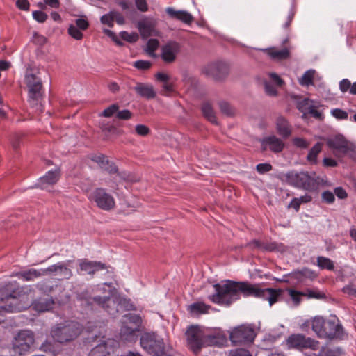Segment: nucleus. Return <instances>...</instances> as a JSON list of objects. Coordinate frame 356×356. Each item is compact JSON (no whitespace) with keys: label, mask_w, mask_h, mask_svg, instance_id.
Masks as SVG:
<instances>
[{"label":"nucleus","mask_w":356,"mask_h":356,"mask_svg":"<svg viewBox=\"0 0 356 356\" xmlns=\"http://www.w3.org/2000/svg\"><path fill=\"white\" fill-rule=\"evenodd\" d=\"M213 288L215 293L209 296L208 298L215 304L225 306H229L238 300L241 293L245 296H254L266 300L271 306L277 301L282 292L281 289H262L258 284L231 280L215 284Z\"/></svg>","instance_id":"f257e3e1"},{"label":"nucleus","mask_w":356,"mask_h":356,"mask_svg":"<svg viewBox=\"0 0 356 356\" xmlns=\"http://www.w3.org/2000/svg\"><path fill=\"white\" fill-rule=\"evenodd\" d=\"M187 344L195 354L199 353L200 350L209 346H222L227 341L226 337L218 331H211L210 329L199 325L190 326L186 332Z\"/></svg>","instance_id":"f03ea898"},{"label":"nucleus","mask_w":356,"mask_h":356,"mask_svg":"<svg viewBox=\"0 0 356 356\" xmlns=\"http://www.w3.org/2000/svg\"><path fill=\"white\" fill-rule=\"evenodd\" d=\"M280 179L293 187L309 191H314L320 184V178L314 172L307 171H289L282 175Z\"/></svg>","instance_id":"7ed1b4c3"},{"label":"nucleus","mask_w":356,"mask_h":356,"mask_svg":"<svg viewBox=\"0 0 356 356\" xmlns=\"http://www.w3.org/2000/svg\"><path fill=\"white\" fill-rule=\"evenodd\" d=\"M76 297L81 305L85 307L93 309L94 307L97 306L104 309L111 315H115L118 312L117 302L109 296L92 297L90 293L86 290L78 293Z\"/></svg>","instance_id":"20e7f679"},{"label":"nucleus","mask_w":356,"mask_h":356,"mask_svg":"<svg viewBox=\"0 0 356 356\" xmlns=\"http://www.w3.org/2000/svg\"><path fill=\"white\" fill-rule=\"evenodd\" d=\"M141 324L142 319L138 314L129 313L124 315L120 332V339L125 342L135 341Z\"/></svg>","instance_id":"39448f33"},{"label":"nucleus","mask_w":356,"mask_h":356,"mask_svg":"<svg viewBox=\"0 0 356 356\" xmlns=\"http://www.w3.org/2000/svg\"><path fill=\"white\" fill-rule=\"evenodd\" d=\"M81 332L80 324L71 321L58 325L51 331L53 338L59 343H65L76 339Z\"/></svg>","instance_id":"423d86ee"},{"label":"nucleus","mask_w":356,"mask_h":356,"mask_svg":"<svg viewBox=\"0 0 356 356\" xmlns=\"http://www.w3.org/2000/svg\"><path fill=\"white\" fill-rule=\"evenodd\" d=\"M140 345L151 356H162L165 353L163 339L154 332L144 333L140 337Z\"/></svg>","instance_id":"0eeeda50"},{"label":"nucleus","mask_w":356,"mask_h":356,"mask_svg":"<svg viewBox=\"0 0 356 356\" xmlns=\"http://www.w3.org/2000/svg\"><path fill=\"white\" fill-rule=\"evenodd\" d=\"M34 343V334L30 330H21L14 338L13 349L15 355L21 356L27 353Z\"/></svg>","instance_id":"6e6552de"},{"label":"nucleus","mask_w":356,"mask_h":356,"mask_svg":"<svg viewBox=\"0 0 356 356\" xmlns=\"http://www.w3.org/2000/svg\"><path fill=\"white\" fill-rule=\"evenodd\" d=\"M326 144L333 154L338 158L344 156L354 149L353 143L341 134L328 138Z\"/></svg>","instance_id":"1a4fd4ad"},{"label":"nucleus","mask_w":356,"mask_h":356,"mask_svg":"<svg viewBox=\"0 0 356 356\" xmlns=\"http://www.w3.org/2000/svg\"><path fill=\"white\" fill-rule=\"evenodd\" d=\"M202 73L216 81H222L229 73V66L224 61H216L207 64L202 69Z\"/></svg>","instance_id":"9d476101"},{"label":"nucleus","mask_w":356,"mask_h":356,"mask_svg":"<svg viewBox=\"0 0 356 356\" xmlns=\"http://www.w3.org/2000/svg\"><path fill=\"white\" fill-rule=\"evenodd\" d=\"M88 340L92 343L91 346H94L88 356H108L113 350L115 341L105 337L95 335Z\"/></svg>","instance_id":"9b49d317"},{"label":"nucleus","mask_w":356,"mask_h":356,"mask_svg":"<svg viewBox=\"0 0 356 356\" xmlns=\"http://www.w3.org/2000/svg\"><path fill=\"white\" fill-rule=\"evenodd\" d=\"M97 207L104 211H111L115 207L114 197L102 188H96L90 195Z\"/></svg>","instance_id":"f8f14e48"},{"label":"nucleus","mask_w":356,"mask_h":356,"mask_svg":"<svg viewBox=\"0 0 356 356\" xmlns=\"http://www.w3.org/2000/svg\"><path fill=\"white\" fill-rule=\"evenodd\" d=\"M289 348L296 349L311 348L317 350L318 348L319 342L309 337H305L300 334H295L289 337L286 340Z\"/></svg>","instance_id":"ddd939ff"},{"label":"nucleus","mask_w":356,"mask_h":356,"mask_svg":"<svg viewBox=\"0 0 356 356\" xmlns=\"http://www.w3.org/2000/svg\"><path fill=\"white\" fill-rule=\"evenodd\" d=\"M256 336L254 329L250 327L242 325L233 330L230 333L231 341L236 345L245 343H251Z\"/></svg>","instance_id":"4468645a"},{"label":"nucleus","mask_w":356,"mask_h":356,"mask_svg":"<svg viewBox=\"0 0 356 356\" xmlns=\"http://www.w3.org/2000/svg\"><path fill=\"white\" fill-rule=\"evenodd\" d=\"M6 302V305H0V323L4 321L3 312H14L21 310L18 303V299L13 293H5L3 290H0V303Z\"/></svg>","instance_id":"2eb2a0df"},{"label":"nucleus","mask_w":356,"mask_h":356,"mask_svg":"<svg viewBox=\"0 0 356 356\" xmlns=\"http://www.w3.org/2000/svg\"><path fill=\"white\" fill-rule=\"evenodd\" d=\"M181 51V45L175 41H169L161 47V58L168 64L174 63Z\"/></svg>","instance_id":"dca6fc26"},{"label":"nucleus","mask_w":356,"mask_h":356,"mask_svg":"<svg viewBox=\"0 0 356 356\" xmlns=\"http://www.w3.org/2000/svg\"><path fill=\"white\" fill-rule=\"evenodd\" d=\"M28 89V102L30 106L35 109L36 112L42 111V101L43 99L44 90L43 86H35L29 88Z\"/></svg>","instance_id":"f3484780"},{"label":"nucleus","mask_w":356,"mask_h":356,"mask_svg":"<svg viewBox=\"0 0 356 356\" xmlns=\"http://www.w3.org/2000/svg\"><path fill=\"white\" fill-rule=\"evenodd\" d=\"M261 146L263 151L269 149L273 153H280L284 148V143L282 138H280L275 135H271L264 137L261 140Z\"/></svg>","instance_id":"a211bd4d"},{"label":"nucleus","mask_w":356,"mask_h":356,"mask_svg":"<svg viewBox=\"0 0 356 356\" xmlns=\"http://www.w3.org/2000/svg\"><path fill=\"white\" fill-rule=\"evenodd\" d=\"M45 275H58L63 279H70L72 277V271L65 263L58 262L43 269Z\"/></svg>","instance_id":"6ab92c4d"},{"label":"nucleus","mask_w":356,"mask_h":356,"mask_svg":"<svg viewBox=\"0 0 356 356\" xmlns=\"http://www.w3.org/2000/svg\"><path fill=\"white\" fill-rule=\"evenodd\" d=\"M276 133L282 138L288 139L293 133V127L283 115H279L275 121Z\"/></svg>","instance_id":"aec40b11"},{"label":"nucleus","mask_w":356,"mask_h":356,"mask_svg":"<svg viewBox=\"0 0 356 356\" xmlns=\"http://www.w3.org/2000/svg\"><path fill=\"white\" fill-rule=\"evenodd\" d=\"M343 334L342 326L333 321H325L321 337L332 339L340 338Z\"/></svg>","instance_id":"412c9836"},{"label":"nucleus","mask_w":356,"mask_h":356,"mask_svg":"<svg viewBox=\"0 0 356 356\" xmlns=\"http://www.w3.org/2000/svg\"><path fill=\"white\" fill-rule=\"evenodd\" d=\"M155 25V21L152 18L145 17L138 22L137 27L141 36L143 38H147L156 35Z\"/></svg>","instance_id":"4be33fe9"},{"label":"nucleus","mask_w":356,"mask_h":356,"mask_svg":"<svg viewBox=\"0 0 356 356\" xmlns=\"http://www.w3.org/2000/svg\"><path fill=\"white\" fill-rule=\"evenodd\" d=\"M79 266L81 271L92 275L97 271L106 268V265L100 261H92L87 259L81 260Z\"/></svg>","instance_id":"5701e85b"},{"label":"nucleus","mask_w":356,"mask_h":356,"mask_svg":"<svg viewBox=\"0 0 356 356\" xmlns=\"http://www.w3.org/2000/svg\"><path fill=\"white\" fill-rule=\"evenodd\" d=\"M165 11L172 19L179 20L187 24H191L194 20L192 15L185 10H176L173 8L168 7Z\"/></svg>","instance_id":"b1692460"},{"label":"nucleus","mask_w":356,"mask_h":356,"mask_svg":"<svg viewBox=\"0 0 356 356\" xmlns=\"http://www.w3.org/2000/svg\"><path fill=\"white\" fill-rule=\"evenodd\" d=\"M25 84L29 88L42 86L40 72L37 69H27L24 79Z\"/></svg>","instance_id":"393cba45"},{"label":"nucleus","mask_w":356,"mask_h":356,"mask_svg":"<svg viewBox=\"0 0 356 356\" xmlns=\"http://www.w3.org/2000/svg\"><path fill=\"white\" fill-rule=\"evenodd\" d=\"M60 177V172L59 169L54 171L47 172L45 175L41 177L39 180V186L42 189H45L49 185H54L59 180Z\"/></svg>","instance_id":"a878e982"},{"label":"nucleus","mask_w":356,"mask_h":356,"mask_svg":"<svg viewBox=\"0 0 356 356\" xmlns=\"http://www.w3.org/2000/svg\"><path fill=\"white\" fill-rule=\"evenodd\" d=\"M134 90L138 95L147 99H154L156 95L154 87L150 84L136 83Z\"/></svg>","instance_id":"bb28decb"},{"label":"nucleus","mask_w":356,"mask_h":356,"mask_svg":"<svg viewBox=\"0 0 356 356\" xmlns=\"http://www.w3.org/2000/svg\"><path fill=\"white\" fill-rule=\"evenodd\" d=\"M55 302L52 298H40L35 300L32 306L34 310L44 312L51 309Z\"/></svg>","instance_id":"cd10ccee"},{"label":"nucleus","mask_w":356,"mask_h":356,"mask_svg":"<svg viewBox=\"0 0 356 356\" xmlns=\"http://www.w3.org/2000/svg\"><path fill=\"white\" fill-rule=\"evenodd\" d=\"M16 275L24 281H33L35 278L44 276L43 269L36 270L33 268L19 272Z\"/></svg>","instance_id":"c85d7f7f"},{"label":"nucleus","mask_w":356,"mask_h":356,"mask_svg":"<svg viewBox=\"0 0 356 356\" xmlns=\"http://www.w3.org/2000/svg\"><path fill=\"white\" fill-rule=\"evenodd\" d=\"M273 59L284 60L289 57L290 52L288 48L285 47L281 50L276 48H269L264 50Z\"/></svg>","instance_id":"c756f323"},{"label":"nucleus","mask_w":356,"mask_h":356,"mask_svg":"<svg viewBox=\"0 0 356 356\" xmlns=\"http://www.w3.org/2000/svg\"><path fill=\"white\" fill-rule=\"evenodd\" d=\"M293 276L295 278L302 281L304 278L314 280L317 277V274L314 270L305 268L300 270L294 271L293 273Z\"/></svg>","instance_id":"7c9ffc66"},{"label":"nucleus","mask_w":356,"mask_h":356,"mask_svg":"<svg viewBox=\"0 0 356 356\" xmlns=\"http://www.w3.org/2000/svg\"><path fill=\"white\" fill-rule=\"evenodd\" d=\"M210 306L204 302H198L191 305L188 307V310L192 314H200L207 313L210 309Z\"/></svg>","instance_id":"2f4dec72"},{"label":"nucleus","mask_w":356,"mask_h":356,"mask_svg":"<svg viewBox=\"0 0 356 356\" xmlns=\"http://www.w3.org/2000/svg\"><path fill=\"white\" fill-rule=\"evenodd\" d=\"M202 111L204 116L211 123H217L215 113L211 105L209 102H204L202 106Z\"/></svg>","instance_id":"473e14b6"},{"label":"nucleus","mask_w":356,"mask_h":356,"mask_svg":"<svg viewBox=\"0 0 356 356\" xmlns=\"http://www.w3.org/2000/svg\"><path fill=\"white\" fill-rule=\"evenodd\" d=\"M322 150V143H317L312 148L309 150L307 159L311 163H316L317 160V156Z\"/></svg>","instance_id":"72a5a7b5"},{"label":"nucleus","mask_w":356,"mask_h":356,"mask_svg":"<svg viewBox=\"0 0 356 356\" xmlns=\"http://www.w3.org/2000/svg\"><path fill=\"white\" fill-rule=\"evenodd\" d=\"M92 160L97 163L102 164V168H104L105 164H106V165L109 164V162L106 159V157L103 154L95 156L92 159ZM105 169L106 170L109 171L110 173H116L118 172V168L115 165H110V166L108 168L105 167Z\"/></svg>","instance_id":"f704fd0d"},{"label":"nucleus","mask_w":356,"mask_h":356,"mask_svg":"<svg viewBox=\"0 0 356 356\" xmlns=\"http://www.w3.org/2000/svg\"><path fill=\"white\" fill-rule=\"evenodd\" d=\"M317 265L321 269L332 270L334 268V262L329 258L319 256L317 257Z\"/></svg>","instance_id":"c9c22d12"},{"label":"nucleus","mask_w":356,"mask_h":356,"mask_svg":"<svg viewBox=\"0 0 356 356\" xmlns=\"http://www.w3.org/2000/svg\"><path fill=\"white\" fill-rule=\"evenodd\" d=\"M325 320L322 317H315L312 320V327L314 332L321 337Z\"/></svg>","instance_id":"e433bc0d"},{"label":"nucleus","mask_w":356,"mask_h":356,"mask_svg":"<svg viewBox=\"0 0 356 356\" xmlns=\"http://www.w3.org/2000/svg\"><path fill=\"white\" fill-rule=\"evenodd\" d=\"M312 104V101L307 98H305L298 103L297 108L301 113H303V118L307 115V111L309 109Z\"/></svg>","instance_id":"4c0bfd02"},{"label":"nucleus","mask_w":356,"mask_h":356,"mask_svg":"<svg viewBox=\"0 0 356 356\" xmlns=\"http://www.w3.org/2000/svg\"><path fill=\"white\" fill-rule=\"evenodd\" d=\"M314 71L308 70L305 72L300 79L302 86H309L313 84Z\"/></svg>","instance_id":"58836bf2"},{"label":"nucleus","mask_w":356,"mask_h":356,"mask_svg":"<svg viewBox=\"0 0 356 356\" xmlns=\"http://www.w3.org/2000/svg\"><path fill=\"white\" fill-rule=\"evenodd\" d=\"M68 34L75 40H80L83 38V33L75 25L71 24L67 29Z\"/></svg>","instance_id":"ea45409f"},{"label":"nucleus","mask_w":356,"mask_h":356,"mask_svg":"<svg viewBox=\"0 0 356 356\" xmlns=\"http://www.w3.org/2000/svg\"><path fill=\"white\" fill-rule=\"evenodd\" d=\"M219 107L221 112L227 116H231L234 113V108L226 102H219Z\"/></svg>","instance_id":"a19ab883"},{"label":"nucleus","mask_w":356,"mask_h":356,"mask_svg":"<svg viewBox=\"0 0 356 356\" xmlns=\"http://www.w3.org/2000/svg\"><path fill=\"white\" fill-rule=\"evenodd\" d=\"M159 42L156 39H150L147 43V51L149 54L154 56V51L159 47Z\"/></svg>","instance_id":"79ce46f5"},{"label":"nucleus","mask_w":356,"mask_h":356,"mask_svg":"<svg viewBox=\"0 0 356 356\" xmlns=\"http://www.w3.org/2000/svg\"><path fill=\"white\" fill-rule=\"evenodd\" d=\"M119 109V106L117 104H113L106 108L104 110L101 115L106 117V118H110L111 117L114 113H118V111Z\"/></svg>","instance_id":"37998d69"},{"label":"nucleus","mask_w":356,"mask_h":356,"mask_svg":"<svg viewBox=\"0 0 356 356\" xmlns=\"http://www.w3.org/2000/svg\"><path fill=\"white\" fill-rule=\"evenodd\" d=\"M100 129L102 131L108 132L109 134H117L118 132L116 127H115L112 124L109 122H102L100 123Z\"/></svg>","instance_id":"c03bdc74"},{"label":"nucleus","mask_w":356,"mask_h":356,"mask_svg":"<svg viewBox=\"0 0 356 356\" xmlns=\"http://www.w3.org/2000/svg\"><path fill=\"white\" fill-rule=\"evenodd\" d=\"M331 114L337 120H347L348 118V113L340 108L332 109Z\"/></svg>","instance_id":"a18cd8bd"},{"label":"nucleus","mask_w":356,"mask_h":356,"mask_svg":"<svg viewBox=\"0 0 356 356\" xmlns=\"http://www.w3.org/2000/svg\"><path fill=\"white\" fill-rule=\"evenodd\" d=\"M289 293L296 305H299L301 301V296H305V293L289 289Z\"/></svg>","instance_id":"49530a36"},{"label":"nucleus","mask_w":356,"mask_h":356,"mask_svg":"<svg viewBox=\"0 0 356 356\" xmlns=\"http://www.w3.org/2000/svg\"><path fill=\"white\" fill-rule=\"evenodd\" d=\"M100 21L103 24H106L109 27H113L114 22L113 11H111L109 13L102 16Z\"/></svg>","instance_id":"de8ad7c7"},{"label":"nucleus","mask_w":356,"mask_h":356,"mask_svg":"<svg viewBox=\"0 0 356 356\" xmlns=\"http://www.w3.org/2000/svg\"><path fill=\"white\" fill-rule=\"evenodd\" d=\"M307 114H310L313 118L319 120H321L323 118V113L317 110V107L314 104H312V106L307 111Z\"/></svg>","instance_id":"09e8293b"},{"label":"nucleus","mask_w":356,"mask_h":356,"mask_svg":"<svg viewBox=\"0 0 356 356\" xmlns=\"http://www.w3.org/2000/svg\"><path fill=\"white\" fill-rule=\"evenodd\" d=\"M120 35L124 40L129 42H134L138 40V35L136 33H129L127 31H122Z\"/></svg>","instance_id":"8fccbe9b"},{"label":"nucleus","mask_w":356,"mask_h":356,"mask_svg":"<svg viewBox=\"0 0 356 356\" xmlns=\"http://www.w3.org/2000/svg\"><path fill=\"white\" fill-rule=\"evenodd\" d=\"M264 88L266 93L269 96L275 97L277 94L275 87L270 82H264Z\"/></svg>","instance_id":"3c124183"},{"label":"nucleus","mask_w":356,"mask_h":356,"mask_svg":"<svg viewBox=\"0 0 356 356\" xmlns=\"http://www.w3.org/2000/svg\"><path fill=\"white\" fill-rule=\"evenodd\" d=\"M292 141L294 145L301 149H306L309 145V143L302 138H294Z\"/></svg>","instance_id":"603ef678"},{"label":"nucleus","mask_w":356,"mask_h":356,"mask_svg":"<svg viewBox=\"0 0 356 356\" xmlns=\"http://www.w3.org/2000/svg\"><path fill=\"white\" fill-rule=\"evenodd\" d=\"M134 66L138 70H146L150 68L152 63L147 60H137L134 62Z\"/></svg>","instance_id":"864d4df0"},{"label":"nucleus","mask_w":356,"mask_h":356,"mask_svg":"<svg viewBox=\"0 0 356 356\" xmlns=\"http://www.w3.org/2000/svg\"><path fill=\"white\" fill-rule=\"evenodd\" d=\"M22 137L23 134L21 133H15L13 135L11 143L13 149H17L19 148Z\"/></svg>","instance_id":"5fc2aeb1"},{"label":"nucleus","mask_w":356,"mask_h":356,"mask_svg":"<svg viewBox=\"0 0 356 356\" xmlns=\"http://www.w3.org/2000/svg\"><path fill=\"white\" fill-rule=\"evenodd\" d=\"M321 197L323 201L327 204L333 203L335 200L334 193L329 191H325L323 192Z\"/></svg>","instance_id":"6e6d98bb"},{"label":"nucleus","mask_w":356,"mask_h":356,"mask_svg":"<svg viewBox=\"0 0 356 356\" xmlns=\"http://www.w3.org/2000/svg\"><path fill=\"white\" fill-rule=\"evenodd\" d=\"M33 17L34 19L40 23L44 22L47 19V15L45 13L40 10L33 11Z\"/></svg>","instance_id":"4d7b16f0"},{"label":"nucleus","mask_w":356,"mask_h":356,"mask_svg":"<svg viewBox=\"0 0 356 356\" xmlns=\"http://www.w3.org/2000/svg\"><path fill=\"white\" fill-rule=\"evenodd\" d=\"M136 132L138 135L141 136H145L150 132V129L148 127L143 124H138L136 126Z\"/></svg>","instance_id":"13d9d810"},{"label":"nucleus","mask_w":356,"mask_h":356,"mask_svg":"<svg viewBox=\"0 0 356 356\" xmlns=\"http://www.w3.org/2000/svg\"><path fill=\"white\" fill-rule=\"evenodd\" d=\"M116 116L120 120H127L132 117V113L127 109H124L120 111H118Z\"/></svg>","instance_id":"bf43d9fd"},{"label":"nucleus","mask_w":356,"mask_h":356,"mask_svg":"<svg viewBox=\"0 0 356 356\" xmlns=\"http://www.w3.org/2000/svg\"><path fill=\"white\" fill-rule=\"evenodd\" d=\"M229 356H251L248 350L243 348H238L231 350Z\"/></svg>","instance_id":"052dcab7"},{"label":"nucleus","mask_w":356,"mask_h":356,"mask_svg":"<svg viewBox=\"0 0 356 356\" xmlns=\"http://www.w3.org/2000/svg\"><path fill=\"white\" fill-rule=\"evenodd\" d=\"M256 169L260 174L269 172L272 170V165L270 163H259L257 165Z\"/></svg>","instance_id":"680f3d73"},{"label":"nucleus","mask_w":356,"mask_h":356,"mask_svg":"<svg viewBox=\"0 0 356 356\" xmlns=\"http://www.w3.org/2000/svg\"><path fill=\"white\" fill-rule=\"evenodd\" d=\"M76 26L80 30L84 31L86 30L89 26L88 22L83 18H79L75 21Z\"/></svg>","instance_id":"e2e57ef3"},{"label":"nucleus","mask_w":356,"mask_h":356,"mask_svg":"<svg viewBox=\"0 0 356 356\" xmlns=\"http://www.w3.org/2000/svg\"><path fill=\"white\" fill-rule=\"evenodd\" d=\"M137 8L141 12H146L148 10V6L146 0H135Z\"/></svg>","instance_id":"0e129e2a"},{"label":"nucleus","mask_w":356,"mask_h":356,"mask_svg":"<svg viewBox=\"0 0 356 356\" xmlns=\"http://www.w3.org/2000/svg\"><path fill=\"white\" fill-rule=\"evenodd\" d=\"M350 87H351V83L350 81L347 79H343L342 81H340L339 83V88H340V90L343 92H345L346 91H348V89L350 90Z\"/></svg>","instance_id":"69168bd1"},{"label":"nucleus","mask_w":356,"mask_h":356,"mask_svg":"<svg viewBox=\"0 0 356 356\" xmlns=\"http://www.w3.org/2000/svg\"><path fill=\"white\" fill-rule=\"evenodd\" d=\"M334 194L339 199H345L347 197L348 194L342 187H337L334 188Z\"/></svg>","instance_id":"338daca9"},{"label":"nucleus","mask_w":356,"mask_h":356,"mask_svg":"<svg viewBox=\"0 0 356 356\" xmlns=\"http://www.w3.org/2000/svg\"><path fill=\"white\" fill-rule=\"evenodd\" d=\"M16 5L18 8L23 10H28L29 9V2L27 0H17Z\"/></svg>","instance_id":"774afa93"}]
</instances>
